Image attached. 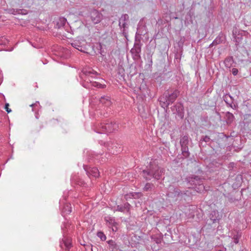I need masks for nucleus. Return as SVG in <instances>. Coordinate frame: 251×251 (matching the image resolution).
I'll list each match as a JSON object with an SVG mask.
<instances>
[{
  "instance_id": "nucleus-1",
  "label": "nucleus",
  "mask_w": 251,
  "mask_h": 251,
  "mask_svg": "<svg viewBox=\"0 0 251 251\" xmlns=\"http://www.w3.org/2000/svg\"><path fill=\"white\" fill-rule=\"evenodd\" d=\"M163 172V169L157 165L150 163V165L142 171L141 174L146 180H150L152 178L158 180L160 179Z\"/></svg>"
},
{
  "instance_id": "nucleus-2",
  "label": "nucleus",
  "mask_w": 251,
  "mask_h": 251,
  "mask_svg": "<svg viewBox=\"0 0 251 251\" xmlns=\"http://www.w3.org/2000/svg\"><path fill=\"white\" fill-rule=\"evenodd\" d=\"M179 95V91L177 89L174 90L172 92H170L168 90L158 99L161 106L164 109H167L170 104L176 100Z\"/></svg>"
},
{
  "instance_id": "nucleus-3",
  "label": "nucleus",
  "mask_w": 251,
  "mask_h": 251,
  "mask_svg": "<svg viewBox=\"0 0 251 251\" xmlns=\"http://www.w3.org/2000/svg\"><path fill=\"white\" fill-rule=\"evenodd\" d=\"M118 125L115 122L107 120L96 126L94 130L99 133H111L117 130Z\"/></svg>"
},
{
  "instance_id": "nucleus-4",
  "label": "nucleus",
  "mask_w": 251,
  "mask_h": 251,
  "mask_svg": "<svg viewBox=\"0 0 251 251\" xmlns=\"http://www.w3.org/2000/svg\"><path fill=\"white\" fill-rule=\"evenodd\" d=\"M185 180L189 187L195 189L197 192H201L204 191L203 179L201 176L192 175L186 177Z\"/></svg>"
},
{
  "instance_id": "nucleus-5",
  "label": "nucleus",
  "mask_w": 251,
  "mask_h": 251,
  "mask_svg": "<svg viewBox=\"0 0 251 251\" xmlns=\"http://www.w3.org/2000/svg\"><path fill=\"white\" fill-rule=\"evenodd\" d=\"M190 193L188 191H181L178 187L170 186L167 193L169 198L176 201L178 199H185L186 196H189Z\"/></svg>"
},
{
  "instance_id": "nucleus-6",
  "label": "nucleus",
  "mask_w": 251,
  "mask_h": 251,
  "mask_svg": "<svg viewBox=\"0 0 251 251\" xmlns=\"http://www.w3.org/2000/svg\"><path fill=\"white\" fill-rule=\"evenodd\" d=\"M180 145L181 147V151L182 157L181 158L184 159L190 157V152L189 151L188 144H189V137L188 135H184L181 137L180 139Z\"/></svg>"
},
{
  "instance_id": "nucleus-7",
  "label": "nucleus",
  "mask_w": 251,
  "mask_h": 251,
  "mask_svg": "<svg viewBox=\"0 0 251 251\" xmlns=\"http://www.w3.org/2000/svg\"><path fill=\"white\" fill-rule=\"evenodd\" d=\"M83 168L86 172L87 175L90 177L91 176L97 177L100 175L98 169L96 167H90V166L83 165Z\"/></svg>"
},
{
  "instance_id": "nucleus-8",
  "label": "nucleus",
  "mask_w": 251,
  "mask_h": 251,
  "mask_svg": "<svg viewBox=\"0 0 251 251\" xmlns=\"http://www.w3.org/2000/svg\"><path fill=\"white\" fill-rule=\"evenodd\" d=\"M223 100L226 102L228 107L232 108L233 109H236L237 105L234 102V99L229 94L225 95L223 97Z\"/></svg>"
},
{
  "instance_id": "nucleus-9",
  "label": "nucleus",
  "mask_w": 251,
  "mask_h": 251,
  "mask_svg": "<svg viewBox=\"0 0 251 251\" xmlns=\"http://www.w3.org/2000/svg\"><path fill=\"white\" fill-rule=\"evenodd\" d=\"M222 216L217 210L212 211L209 215V218L212 224L219 223L221 220Z\"/></svg>"
},
{
  "instance_id": "nucleus-10",
  "label": "nucleus",
  "mask_w": 251,
  "mask_h": 251,
  "mask_svg": "<svg viewBox=\"0 0 251 251\" xmlns=\"http://www.w3.org/2000/svg\"><path fill=\"white\" fill-rule=\"evenodd\" d=\"M107 243L108 245V248L110 251H123L120 247L119 245L115 241L113 240H109L107 241Z\"/></svg>"
},
{
  "instance_id": "nucleus-11",
  "label": "nucleus",
  "mask_w": 251,
  "mask_h": 251,
  "mask_svg": "<svg viewBox=\"0 0 251 251\" xmlns=\"http://www.w3.org/2000/svg\"><path fill=\"white\" fill-rule=\"evenodd\" d=\"M98 74H99L96 71L91 68L83 69L80 74V76L82 79H85V80H86V78H85V76H90L91 75H98Z\"/></svg>"
},
{
  "instance_id": "nucleus-12",
  "label": "nucleus",
  "mask_w": 251,
  "mask_h": 251,
  "mask_svg": "<svg viewBox=\"0 0 251 251\" xmlns=\"http://www.w3.org/2000/svg\"><path fill=\"white\" fill-rule=\"evenodd\" d=\"M60 246L62 249H65V251H69L72 247L71 240L69 238L64 237L60 242Z\"/></svg>"
},
{
  "instance_id": "nucleus-13",
  "label": "nucleus",
  "mask_w": 251,
  "mask_h": 251,
  "mask_svg": "<svg viewBox=\"0 0 251 251\" xmlns=\"http://www.w3.org/2000/svg\"><path fill=\"white\" fill-rule=\"evenodd\" d=\"M175 107H176L177 115L181 119H182L184 115V107L183 105L181 103H179L176 105Z\"/></svg>"
},
{
  "instance_id": "nucleus-14",
  "label": "nucleus",
  "mask_w": 251,
  "mask_h": 251,
  "mask_svg": "<svg viewBox=\"0 0 251 251\" xmlns=\"http://www.w3.org/2000/svg\"><path fill=\"white\" fill-rule=\"evenodd\" d=\"M127 65V69L126 70V74H128V73H129L128 71V68H130L131 66H132V64H131L130 65L129 64H124V65ZM126 72V70L124 68V67L122 65H120V64H118V74L121 75L122 76H123V75H125V73Z\"/></svg>"
},
{
  "instance_id": "nucleus-15",
  "label": "nucleus",
  "mask_w": 251,
  "mask_h": 251,
  "mask_svg": "<svg viewBox=\"0 0 251 251\" xmlns=\"http://www.w3.org/2000/svg\"><path fill=\"white\" fill-rule=\"evenodd\" d=\"M100 101L102 104L108 107L111 104L110 97L108 96H103L100 99Z\"/></svg>"
},
{
  "instance_id": "nucleus-16",
  "label": "nucleus",
  "mask_w": 251,
  "mask_h": 251,
  "mask_svg": "<svg viewBox=\"0 0 251 251\" xmlns=\"http://www.w3.org/2000/svg\"><path fill=\"white\" fill-rule=\"evenodd\" d=\"M71 180L72 183H75L80 186L84 187L86 185L85 182L77 176L72 177Z\"/></svg>"
},
{
  "instance_id": "nucleus-17",
  "label": "nucleus",
  "mask_w": 251,
  "mask_h": 251,
  "mask_svg": "<svg viewBox=\"0 0 251 251\" xmlns=\"http://www.w3.org/2000/svg\"><path fill=\"white\" fill-rule=\"evenodd\" d=\"M92 21L94 24H97L100 21V14L97 11L93 12L91 14Z\"/></svg>"
},
{
  "instance_id": "nucleus-18",
  "label": "nucleus",
  "mask_w": 251,
  "mask_h": 251,
  "mask_svg": "<svg viewBox=\"0 0 251 251\" xmlns=\"http://www.w3.org/2000/svg\"><path fill=\"white\" fill-rule=\"evenodd\" d=\"M225 118L227 124H231L235 119L234 116L231 113L227 112L226 113Z\"/></svg>"
},
{
  "instance_id": "nucleus-19",
  "label": "nucleus",
  "mask_w": 251,
  "mask_h": 251,
  "mask_svg": "<svg viewBox=\"0 0 251 251\" xmlns=\"http://www.w3.org/2000/svg\"><path fill=\"white\" fill-rule=\"evenodd\" d=\"M210 138L207 135H202L200 139V145H201L203 147H205L206 146V144L204 145H202L203 142H205L206 143H208L210 141Z\"/></svg>"
},
{
  "instance_id": "nucleus-20",
  "label": "nucleus",
  "mask_w": 251,
  "mask_h": 251,
  "mask_svg": "<svg viewBox=\"0 0 251 251\" xmlns=\"http://www.w3.org/2000/svg\"><path fill=\"white\" fill-rule=\"evenodd\" d=\"M155 188V186L153 184L151 183H147L144 187L143 188V190L146 192L148 191H152Z\"/></svg>"
},
{
  "instance_id": "nucleus-21",
  "label": "nucleus",
  "mask_w": 251,
  "mask_h": 251,
  "mask_svg": "<svg viewBox=\"0 0 251 251\" xmlns=\"http://www.w3.org/2000/svg\"><path fill=\"white\" fill-rule=\"evenodd\" d=\"M244 117L245 119H247L251 117V105L250 104L247 106V108Z\"/></svg>"
},
{
  "instance_id": "nucleus-22",
  "label": "nucleus",
  "mask_w": 251,
  "mask_h": 251,
  "mask_svg": "<svg viewBox=\"0 0 251 251\" xmlns=\"http://www.w3.org/2000/svg\"><path fill=\"white\" fill-rule=\"evenodd\" d=\"M105 221L107 223H108V226L109 227L113 226L114 224H116V222L115 221V220L111 217H105Z\"/></svg>"
},
{
  "instance_id": "nucleus-23",
  "label": "nucleus",
  "mask_w": 251,
  "mask_h": 251,
  "mask_svg": "<svg viewBox=\"0 0 251 251\" xmlns=\"http://www.w3.org/2000/svg\"><path fill=\"white\" fill-rule=\"evenodd\" d=\"M72 211V208L71 207V204L70 203H66L64 205L63 209V212L65 213L66 214H69Z\"/></svg>"
},
{
  "instance_id": "nucleus-24",
  "label": "nucleus",
  "mask_w": 251,
  "mask_h": 251,
  "mask_svg": "<svg viewBox=\"0 0 251 251\" xmlns=\"http://www.w3.org/2000/svg\"><path fill=\"white\" fill-rule=\"evenodd\" d=\"M128 195L130 198L138 199L141 198L143 196V194L141 192H132L130 193Z\"/></svg>"
},
{
  "instance_id": "nucleus-25",
  "label": "nucleus",
  "mask_w": 251,
  "mask_h": 251,
  "mask_svg": "<svg viewBox=\"0 0 251 251\" xmlns=\"http://www.w3.org/2000/svg\"><path fill=\"white\" fill-rule=\"evenodd\" d=\"M71 45L72 46V47L80 51H83V47L80 46L79 43L77 42H74L71 44Z\"/></svg>"
},
{
  "instance_id": "nucleus-26",
  "label": "nucleus",
  "mask_w": 251,
  "mask_h": 251,
  "mask_svg": "<svg viewBox=\"0 0 251 251\" xmlns=\"http://www.w3.org/2000/svg\"><path fill=\"white\" fill-rule=\"evenodd\" d=\"M97 235L100 238L102 241H104L106 239V236L104 233L101 231H99L97 232Z\"/></svg>"
},
{
  "instance_id": "nucleus-27",
  "label": "nucleus",
  "mask_w": 251,
  "mask_h": 251,
  "mask_svg": "<svg viewBox=\"0 0 251 251\" xmlns=\"http://www.w3.org/2000/svg\"><path fill=\"white\" fill-rule=\"evenodd\" d=\"M112 145H113V143H112L111 142H110V143H106V147H107V150H108V151H109L111 152V153H112L113 154H114V153H117L118 151H116V152H115L114 151H112L111 150V149H113Z\"/></svg>"
},
{
  "instance_id": "nucleus-28",
  "label": "nucleus",
  "mask_w": 251,
  "mask_h": 251,
  "mask_svg": "<svg viewBox=\"0 0 251 251\" xmlns=\"http://www.w3.org/2000/svg\"><path fill=\"white\" fill-rule=\"evenodd\" d=\"M196 168L197 169L195 171V173L197 175V176H200V175H202L203 174V171L199 165H197Z\"/></svg>"
},
{
  "instance_id": "nucleus-29",
  "label": "nucleus",
  "mask_w": 251,
  "mask_h": 251,
  "mask_svg": "<svg viewBox=\"0 0 251 251\" xmlns=\"http://www.w3.org/2000/svg\"><path fill=\"white\" fill-rule=\"evenodd\" d=\"M80 244L81 245H82V246L85 247V250L86 251H93V247H92V245L91 244H89V245L82 244Z\"/></svg>"
},
{
  "instance_id": "nucleus-30",
  "label": "nucleus",
  "mask_w": 251,
  "mask_h": 251,
  "mask_svg": "<svg viewBox=\"0 0 251 251\" xmlns=\"http://www.w3.org/2000/svg\"><path fill=\"white\" fill-rule=\"evenodd\" d=\"M240 237V236H239L238 234L234 235L233 239L234 243H238Z\"/></svg>"
},
{
  "instance_id": "nucleus-31",
  "label": "nucleus",
  "mask_w": 251,
  "mask_h": 251,
  "mask_svg": "<svg viewBox=\"0 0 251 251\" xmlns=\"http://www.w3.org/2000/svg\"><path fill=\"white\" fill-rule=\"evenodd\" d=\"M124 207L125 210H126L127 211H128L130 208L131 205L128 202H126L124 204Z\"/></svg>"
},
{
  "instance_id": "nucleus-32",
  "label": "nucleus",
  "mask_w": 251,
  "mask_h": 251,
  "mask_svg": "<svg viewBox=\"0 0 251 251\" xmlns=\"http://www.w3.org/2000/svg\"><path fill=\"white\" fill-rule=\"evenodd\" d=\"M236 166L235 163L234 162H230L228 164L227 168L229 170H232Z\"/></svg>"
},
{
  "instance_id": "nucleus-33",
  "label": "nucleus",
  "mask_w": 251,
  "mask_h": 251,
  "mask_svg": "<svg viewBox=\"0 0 251 251\" xmlns=\"http://www.w3.org/2000/svg\"><path fill=\"white\" fill-rule=\"evenodd\" d=\"M116 210L120 212H124L125 210L124 209V205H118L117 206Z\"/></svg>"
},
{
  "instance_id": "nucleus-34",
  "label": "nucleus",
  "mask_w": 251,
  "mask_h": 251,
  "mask_svg": "<svg viewBox=\"0 0 251 251\" xmlns=\"http://www.w3.org/2000/svg\"><path fill=\"white\" fill-rule=\"evenodd\" d=\"M154 241L157 244H159L161 243L162 238L160 237H155L153 238Z\"/></svg>"
},
{
  "instance_id": "nucleus-35",
  "label": "nucleus",
  "mask_w": 251,
  "mask_h": 251,
  "mask_svg": "<svg viewBox=\"0 0 251 251\" xmlns=\"http://www.w3.org/2000/svg\"><path fill=\"white\" fill-rule=\"evenodd\" d=\"M233 61V57L229 56L227 57L225 61V63H230Z\"/></svg>"
},
{
  "instance_id": "nucleus-36",
  "label": "nucleus",
  "mask_w": 251,
  "mask_h": 251,
  "mask_svg": "<svg viewBox=\"0 0 251 251\" xmlns=\"http://www.w3.org/2000/svg\"><path fill=\"white\" fill-rule=\"evenodd\" d=\"M9 104L6 103H5V106H4L5 109L6 110V111H7V112L8 113H10L11 111V110L9 108Z\"/></svg>"
},
{
  "instance_id": "nucleus-37",
  "label": "nucleus",
  "mask_w": 251,
  "mask_h": 251,
  "mask_svg": "<svg viewBox=\"0 0 251 251\" xmlns=\"http://www.w3.org/2000/svg\"><path fill=\"white\" fill-rule=\"evenodd\" d=\"M228 200L230 202H233L236 201H237L234 197L232 196L228 197Z\"/></svg>"
},
{
  "instance_id": "nucleus-38",
  "label": "nucleus",
  "mask_w": 251,
  "mask_h": 251,
  "mask_svg": "<svg viewBox=\"0 0 251 251\" xmlns=\"http://www.w3.org/2000/svg\"><path fill=\"white\" fill-rule=\"evenodd\" d=\"M117 223H116V224H114L113 225V226H111L110 227L111 228L112 230L114 232H116L118 230V227L117 226Z\"/></svg>"
},
{
  "instance_id": "nucleus-39",
  "label": "nucleus",
  "mask_w": 251,
  "mask_h": 251,
  "mask_svg": "<svg viewBox=\"0 0 251 251\" xmlns=\"http://www.w3.org/2000/svg\"><path fill=\"white\" fill-rule=\"evenodd\" d=\"M238 72V69L236 68H233L231 70V73L234 75H237Z\"/></svg>"
},
{
  "instance_id": "nucleus-40",
  "label": "nucleus",
  "mask_w": 251,
  "mask_h": 251,
  "mask_svg": "<svg viewBox=\"0 0 251 251\" xmlns=\"http://www.w3.org/2000/svg\"><path fill=\"white\" fill-rule=\"evenodd\" d=\"M39 104V102L38 101H36L35 103L32 104L30 105V106L33 107L34 106H37Z\"/></svg>"
},
{
  "instance_id": "nucleus-41",
  "label": "nucleus",
  "mask_w": 251,
  "mask_h": 251,
  "mask_svg": "<svg viewBox=\"0 0 251 251\" xmlns=\"http://www.w3.org/2000/svg\"><path fill=\"white\" fill-rule=\"evenodd\" d=\"M43 125H40V126H39V129H37V131L38 132H39V131H40V130L41 128H43Z\"/></svg>"
},
{
  "instance_id": "nucleus-42",
  "label": "nucleus",
  "mask_w": 251,
  "mask_h": 251,
  "mask_svg": "<svg viewBox=\"0 0 251 251\" xmlns=\"http://www.w3.org/2000/svg\"><path fill=\"white\" fill-rule=\"evenodd\" d=\"M218 251H226V249L225 248H222L221 249L219 250Z\"/></svg>"
},
{
  "instance_id": "nucleus-43",
  "label": "nucleus",
  "mask_w": 251,
  "mask_h": 251,
  "mask_svg": "<svg viewBox=\"0 0 251 251\" xmlns=\"http://www.w3.org/2000/svg\"><path fill=\"white\" fill-rule=\"evenodd\" d=\"M231 64H226V66L227 67H230V65Z\"/></svg>"
}]
</instances>
